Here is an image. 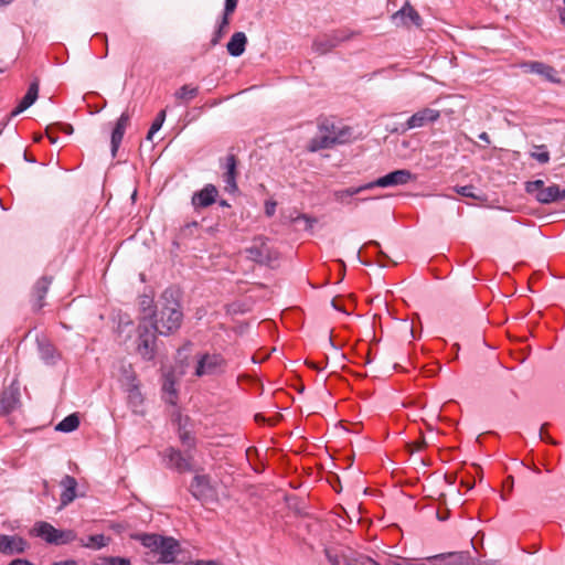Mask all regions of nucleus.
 I'll use <instances>...</instances> for the list:
<instances>
[{
    "label": "nucleus",
    "instance_id": "obj_1",
    "mask_svg": "<svg viewBox=\"0 0 565 565\" xmlns=\"http://www.w3.org/2000/svg\"><path fill=\"white\" fill-rule=\"evenodd\" d=\"M183 313L175 291L172 289L164 290L157 311L149 315L148 321L159 335L167 337L181 327Z\"/></svg>",
    "mask_w": 565,
    "mask_h": 565
},
{
    "label": "nucleus",
    "instance_id": "obj_2",
    "mask_svg": "<svg viewBox=\"0 0 565 565\" xmlns=\"http://www.w3.org/2000/svg\"><path fill=\"white\" fill-rule=\"evenodd\" d=\"M131 539L139 541L148 550L146 561L151 564H173L181 553V545L172 536H164L156 533H138Z\"/></svg>",
    "mask_w": 565,
    "mask_h": 565
},
{
    "label": "nucleus",
    "instance_id": "obj_3",
    "mask_svg": "<svg viewBox=\"0 0 565 565\" xmlns=\"http://www.w3.org/2000/svg\"><path fill=\"white\" fill-rule=\"evenodd\" d=\"M352 139V128L339 126L329 119H324L318 127V134L310 139L307 149L316 152L322 149L332 148L335 145H343Z\"/></svg>",
    "mask_w": 565,
    "mask_h": 565
},
{
    "label": "nucleus",
    "instance_id": "obj_4",
    "mask_svg": "<svg viewBox=\"0 0 565 565\" xmlns=\"http://www.w3.org/2000/svg\"><path fill=\"white\" fill-rule=\"evenodd\" d=\"M157 334L148 317H141L137 327L136 352L146 361H151L156 356Z\"/></svg>",
    "mask_w": 565,
    "mask_h": 565
},
{
    "label": "nucleus",
    "instance_id": "obj_5",
    "mask_svg": "<svg viewBox=\"0 0 565 565\" xmlns=\"http://www.w3.org/2000/svg\"><path fill=\"white\" fill-rule=\"evenodd\" d=\"M32 532L43 539L49 544L64 545L77 539L76 532L73 530H58L47 522L35 523Z\"/></svg>",
    "mask_w": 565,
    "mask_h": 565
},
{
    "label": "nucleus",
    "instance_id": "obj_6",
    "mask_svg": "<svg viewBox=\"0 0 565 565\" xmlns=\"http://www.w3.org/2000/svg\"><path fill=\"white\" fill-rule=\"evenodd\" d=\"M226 360L220 353H203L198 356L194 375L216 376L225 372Z\"/></svg>",
    "mask_w": 565,
    "mask_h": 565
},
{
    "label": "nucleus",
    "instance_id": "obj_7",
    "mask_svg": "<svg viewBox=\"0 0 565 565\" xmlns=\"http://www.w3.org/2000/svg\"><path fill=\"white\" fill-rule=\"evenodd\" d=\"M246 256L260 265H269L278 258V253L268 245V239L264 236L254 238L252 246L245 249Z\"/></svg>",
    "mask_w": 565,
    "mask_h": 565
},
{
    "label": "nucleus",
    "instance_id": "obj_8",
    "mask_svg": "<svg viewBox=\"0 0 565 565\" xmlns=\"http://www.w3.org/2000/svg\"><path fill=\"white\" fill-rule=\"evenodd\" d=\"M416 177L406 169L395 170L392 171L377 180L373 182H369L364 184V188H367V190L373 189L375 186L380 188H390V186H397V185H404L407 184L411 181H414Z\"/></svg>",
    "mask_w": 565,
    "mask_h": 565
},
{
    "label": "nucleus",
    "instance_id": "obj_9",
    "mask_svg": "<svg viewBox=\"0 0 565 565\" xmlns=\"http://www.w3.org/2000/svg\"><path fill=\"white\" fill-rule=\"evenodd\" d=\"M440 117V111L434 108H423L413 114L407 121L402 126L401 132H406L411 129L422 128L428 124L435 122Z\"/></svg>",
    "mask_w": 565,
    "mask_h": 565
},
{
    "label": "nucleus",
    "instance_id": "obj_10",
    "mask_svg": "<svg viewBox=\"0 0 565 565\" xmlns=\"http://www.w3.org/2000/svg\"><path fill=\"white\" fill-rule=\"evenodd\" d=\"M190 491L198 500L205 501L214 495L209 476L196 475L190 486Z\"/></svg>",
    "mask_w": 565,
    "mask_h": 565
},
{
    "label": "nucleus",
    "instance_id": "obj_11",
    "mask_svg": "<svg viewBox=\"0 0 565 565\" xmlns=\"http://www.w3.org/2000/svg\"><path fill=\"white\" fill-rule=\"evenodd\" d=\"M348 39H350V35H344L341 32H334L333 34H327L316 39L312 47L315 52L326 54Z\"/></svg>",
    "mask_w": 565,
    "mask_h": 565
},
{
    "label": "nucleus",
    "instance_id": "obj_12",
    "mask_svg": "<svg viewBox=\"0 0 565 565\" xmlns=\"http://www.w3.org/2000/svg\"><path fill=\"white\" fill-rule=\"evenodd\" d=\"M392 21L396 25H409V23L415 26L422 25L420 15L408 2L392 15Z\"/></svg>",
    "mask_w": 565,
    "mask_h": 565
},
{
    "label": "nucleus",
    "instance_id": "obj_13",
    "mask_svg": "<svg viewBox=\"0 0 565 565\" xmlns=\"http://www.w3.org/2000/svg\"><path fill=\"white\" fill-rule=\"evenodd\" d=\"M28 547L24 539L18 535L0 534V553L6 555H13L23 553Z\"/></svg>",
    "mask_w": 565,
    "mask_h": 565
},
{
    "label": "nucleus",
    "instance_id": "obj_14",
    "mask_svg": "<svg viewBox=\"0 0 565 565\" xmlns=\"http://www.w3.org/2000/svg\"><path fill=\"white\" fill-rule=\"evenodd\" d=\"M20 397L19 386L12 383L6 387L0 395V415H8L18 405Z\"/></svg>",
    "mask_w": 565,
    "mask_h": 565
},
{
    "label": "nucleus",
    "instance_id": "obj_15",
    "mask_svg": "<svg viewBox=\"0 0 565 565\" xmlns=\"http://www.w3.org/2000/svg\"><path fill=\"white\" fill-rule=\"evenodd\" d=\"M166 457L170 468H173L179 472L192 470V465L190 462L191 456L189 454L183 455L180 450L170 447L166 450Z\"/></svg>",
    "mask_w": 565,
    "mask_h": 565
},
{
    "label": "nucleus",
    "instance_id": "obj_16",
    "mask_svg": "<svg viewBox=\"0 0 565 565\" xmlns=\"http://www.w3.org/2000/svg\"><path fill=\"white\" fill-rule=\"evenodd\" d=\"M130 121V115L127 111H124L118 118L110 137V146H111V156L116 157L119 146L122 141L126 128L128 127Z\"/></svg>",
    "mask_w": 565,
    "mask_h": 565
},
{
    "label": "nucleus",
    "instance_id": "obj_17",
    "mask_svg": "<svg viewBox=\"0 0 565 565\" xmlns=\"http://www.w3.org/2000/svg\"><path fill=\"white\" fill-rule=\"evenodd\" d=\"M217 189L213 184H206L201 191L192 196V204L195 209H203L212 205L216 201Z\"/></svg>",
    "mask_w": 565,
    "mask_h": 565
},
{
    "label": "nucleus",
    "instance_id": "obj_18",
    "mask_svg": "<svg viewBox=\"0 0 565 565\" xmlns=\"http://www.w3.org/2000/svg\"><path fill=\"white\" fill-rule=\"evenodd\" d=\"M225 172L223 180L225 183V190L230 193L237 191L236 175H237V160L234 154H228L225 162Z\"/></svg>",
    "mask_w": 565,
    "mask_h": 565
},
{
    "label": "nucleus",
    "instance_id": "obj_19",
    "mask_svg": "<svg viewBox=\"0 0 565 565\" xmlns=\"http://www.w3.org/2000/svg\"><path fill=\"white\" fill-rule=\"evenodd\" d=\"M39 96V79H34L26 92V94L23 96V98L20 100L19 105L12 110L11 116H17L21 114L22 111L26 110L30 106H32Z\"/></svg>",
    "mask_w": 565,
    "mask_h": 565
},
{
    "label": "nucleus",
    "instance_id": "obj_20",
    "mask_svg": "<svg viewBox=\"0 0 565 565\" xmlns=\"http://www.w3.org/2000/svg\"><path fill=\"white\" fill-rule=\"evenodd\" d=\"M531 73H535L542 76L544 79L551 83H558L559 78L557 77V71L545 63L542 62H530L525 64Z\"/></svg>",
    "mask_w": 565,
    "mask_h": 565
},
{
    "label": "nucleus",
    "instance_id": "obj_21",
    "mask_svg": "<svg viewBox=\"0 0 565 565\" xmlns=\"http://www.w3.org/2000/svg\"><path fill=\"white\" fill-rule=\"evenodd\" d=\"M535 199L542 204L557 202L565 199V189L561 190L558 185L552 184L537 192Z\"/></svg>",
    "mask_w": 565,
    "mask_h": 565
},
{
    "label": "nucleus",
    "instance_id": "obj_22",
    "mask_svg": "<svg viewBox=\"0 0 565 565\" xmlns=\"http://www.w3.org/2000/svg\"><path fill=\"white\" fill-rule=\"evenodd\" d=\"M246 44H247L246 34L244 32H235L231 36V39L226 45V50L231 56L238 57V56L243 55V53L245 52Z\"/></svg>",
    "mask_w": 565,
    "mask_h": 565
},
{
    "label": "nucleus",
    "instance_id": "obj_23",
    "mask_svg": "<svg viewBox=\"0 0 565 565\" xmlns=\"http://www.w3.org/2000/svg\"><path fill=\"white\" fill-rule=\"evenodd\" d=\"M61 487L63 488L61 503L62 505H67L76 498L77 481L74 477L66 475L61 480Z\"/></svg>",
    "mask_w": 565,
    "mask_h": 565
},
{
    "label": "nucleus",
    "instance_id": "obj_24",
    "mask_svg": "<svg viewBox=\"0 0 565 565\" xmlns=\"http://www.w3.org/2000/svg\"><path fill=\"white\" fill-rule=\"evenodd\" d=\"M433 558L441 559L445 565H473L468 552H452L447 554H438Z\"/></svg>",
    "mask_w": 565,
    "mask_h": 565
},
{
    "label": "nucleus",
    "instance_id": "obj_25",
    "mask_svg": "<svg viewBox=\"0 0 565 565\" xmlns=\"http://www.w3.org/2000/svg\"><path fill=\"white\" fill-rule=\"evenodd\" d=\"M128 394V403L135 414H142L143 396L139 390V384L125 390Z\"/></svg>",
    "mask_w": 565,
    "mask_h": 565
},
{
    "label": "nucleus",
    "instance_id": "obj_26",
    "mask_svg": "<svg viewBox=\"0 0 565 565\" xmlns=\"http://www.w3.org/2000/svg\"><path fill=\"white\" fill-rule=\"evenodd\" d=\"M51 281V278L47 277H42L36 281L33 289V295L36 299V302L34 305L36 309H41L44 306L43 299L46 296Z\"/></svg>",
    "mask_w": 565,
    "mask_h": 565
},
{
    "label": "nucleus",
    "instance_id": "obj_27",
    "mask_svg": "<svg viewBox=\"0 0 565 565\" xmlns=\"http://www.w3.org/2000/svg\"><path fill=\"white\" fill-rule=\"evenodd\" d=\"M38 348L41 359L46 364H52L55 362V349L50 342L45 340H38Z\"/></svg>",
    "mask_w": 565,
    "mask_h": 565
},
{
    "label": "nucleus",
    "instance_id": "obj_28",
    "mask_svg": "<svg viewBox=\"0 0 565 565\" xmlns=\"http://www.w3.org/2000/svg\"><path fill=\"white\" fill-rule=\"evenodd\" d=\"M365 190H367V188H364V184L360 185V186H351V188L343 189V190H337L333 192V198L339 203H348L349 202L348 200L350 198H352L353 195H356Z\"/></svg>",
    "mask_w": 565,
    "mask_h": 565
},
{
    "label": "nucleus",
    "instance_id": "obj_29",
    "mask_svg": "<svg viewBox=\"0 0 565 565\" xmlns=\"http://www.w3.org/2000/svg\"><path fill=\"white\" fill-rule=\"evenodd\" d=\"M119 381L125 390L139 384L131 365H122L120 367Z\"/></svg>",
    "mask_w": 565,
    "mask_h": 565
},
{
    "label": "nucleus",
    "instance_id": "obj_30",
    "mask_svg": "<svg viewBox=\"0 0 565 565\" xmlns=\"http://www.w3.org/2000/svg\"><path fill=\"white\" fill-rule=\"evenodd\" d=\"M110 539L105 536L104 534H95L88 536V540L85 542L84 540H79V543L83 547L100 550L105 547L109 543Z\"/></svg>",
    "mask_w": 565,
    "mask_h": 565
},
{
    "label": "nucleus",
    "instance_id": "obj_31",
    "mask_svg": "<svg viewBox=\"0 0 565 565\" xmlns=\"http://www.w3.org/2000/svg\"><path fill=\"white\" fill-rule=\"evenodd\" d=\"M198 94H199V87L183 85L174 93V97H175V99L188 104L190 100L195 98L198 96Z\"/></svg>",
    "mask_w": 565,
    "mask_h": 565
},
{
    "label": "nucleus",
    "instance_id": "obj_32",
    "mask_svg": "<svg viewBox=\"0 0 565 565\" xmlns=\"http://www.w3.org/2000/svg\"><path fill=\"white\" fill-rule=\"evenodd\" d=\"M79 425V418L77 414H71L61 420L55 429L63 433L74 431Z\"/></svg>",
    "mask_w": 565,
    "mask_h": 565
},
{
    "label": "nucleus",
    "instance_id": "obj_33",
    "mask_svg": "<svg viewBox=\"0 0 565 565\" xmlns=\"http://www.w3.org/2000/svg\"><path fill=\"white\" fill-rule=\"evenodd\" d=\"M228 25H230V18L226 15H223L218 23L217 29L215 30V32L211 39L212 46H215L216 44H218L221 42L222 38L225 35V33L227 31Z\"/></svg>",
    "mask_w": 565,
    "mask_h": 565
},
{
    "label": "nucleus",
    "instance_id": "obj_34",
    "mask_svg": "<svg viewBox=\"0 0 565 565\" xmlns=\"http://www.w3.org/2000/svg\"><path fill=\"white\" fill-rule=\"evenodd\" d=\"M164 119H166V110H161L156 119L153 120L149 131H148V135H147V140H152V137L153 135L160 130V128L162 127L163 122H164Z\"/></svg>",
    "mask_w": 565,
    "mask_h": 565
},
{
    "label": "nucleus",
    "instance_id": "obj_35",
    "mask_svg": "<svg viewBox=\"0 0 565 565\" xmlns=\"http://www.w3.org/2000/svg\"><path fill=\"white\" fill-rule=\"evenodd\" d=\"M546 186H545V183L543 180L529 181L525 184L526 192L529 194L533 195L534 198H536L537 192H540L541 190H544Z\"/></svg>",
    "mask_w": 565,
    "mask_h": 565
},
{
    "label": "nucleus",
    "instance_id": "obj_36",
    "mask_svg": "<svg viewBox=\"0 0 565 565\" xmlns=\"http://www.w3.org/2000/svg\"><path fill=\"white\" fill-rule=\"evenodd\" d=\"M455 191L465 198H471L475 200H479L480 195L476 193V188L473 185H463V186H456Z\"/></svg>",
    "mask_w": 565,
    "mask_h": 565
},
{
    "label": "nucleus",
    "instance_id": "obj_37",
    "mask_svg": "<svg viewBox=\"0 0 565 565\" xmlns=\"http://www.w3.org/2000/svg\"><path fill=\"white\" fill-rule=\"evenodd\" d=\"M163 391L166 393H168L170 395V398H169V402L171 404H174V397L177 395V391L174 388V382L171 377H167L164 383H163V386H162Z\"/></svg>",
    "mask_w": 565,
    "mask_h": 565
},
{
    "label": "nucleus",
    "instance_id": "obj_38",
    "mask_svg": "<svg viewBox=\"0 0 565 565\" xmlns=\"http://www.w3.org/2000/svg\"><path fill=\"white\" fill-rule=\"evenodd\" d=\"M140 307L143 312V316L149 317L150 313H154L156 311H152V299L148 296H142L140 298Z\"/></svg>",
    "mask_w": 565,
    "mask_h": 565
},
{
    "label": "nucleus",
    "instance_id": "obj_39",
    "mask_svg": "<svg viewBox=\"0 0 565 565\" xmlns=\"http://www.w3.org/2000/svg\"><path fill=\"white\" fill-rule=\"evenodd\" d=\"M179 438H180L181 443L184 446H186L189 449H191L195 446L194 438L191 436V434L188 430L180 429Z\"/></svg>",
    "mask_w": 565,
    "mask_h": 565
},
{
    "label": "nucleus",
    "instance_id": "obj_40",
    "mask_svg": "<svg viewBox=\"0 0 565 565\" xmlns=\"http://www.w3.org/2000/svg\"><path fill=\"white\" fill-rule=\"evenodd\" d=\"M238 0H225V7L223 15L231 17L237 7Z\"/></svg>",
    "mask_w": 565,
    "mask_h": 565
},
{
    "label": "nucleus",
    "instance_id": "obj_41",
    "mask_svg": "<svg viewBox=\"0 0 565 565\" xmlns=\"http://www.w3.org/2000/svg\"><path fill=\"white\" fill-rule=\"evenodd\" d=\"M107 564H108V565H131V563H130V559H129V558H126V557H119V556L109 557V558L107 559Z\"/></svg>",
    "mask_w": 565,
    "mask_h": 565
},
{
    "label": "nucleus",
    "instance_id": "obj_42",
    "mask_svg": "<svg viewBox=\"0 0 565 565\" xmlns=\"http://www.w3.org/2000/svg\"><path fill=\"white\" fill-rule=\"evenodd\" d=\"M534 159H536L540 163H547L550 160V153L546 150L540 152H533L531 154Z\"/></svg>",
    "mask_w": 565,
    "mask_h": 565
},
{
    "label": "nucleus",
    "instance_id": "obj_43",
    "mask_svg": "<svg viewBox=\"0 0 565 565\" xmlns=\"http://www.w3.org/2000/svg\"><path fill=\"white\" fill-rule=\"evenodd\" d=\"M366 563L375 565L376 563L371 558L364 559H349L345 562V565H365Z\"/></svg>",
    "mask_w": 565,
    "mask_h": 565
},
{
    "label": "nucleus",
    "instance_id": "obj_44",
    "mask_svg": "<svg viewBox=\"0 0 565 565\" xmlns=\"http://www.w3.org/2000/svg\"><path fill=\"white\" fill-rule=\"evenodd\" d=\"M276 211V202H266L265 204V213L267 216H273Z\"/></svg>",
    "mask_w": 565,
    "mask_h": 565
},
{
    "label": "nucleus",
    "instance_id": "obj_45",
    "mask_svg": "<svg viewBox=\"0 0 565 565\" xmlns=\"http://www.w3.org/2000/svg\"><path fill=\"white\" fill-rule=\"evenodd\" d=\"M544 427H545V425H543L541 430H540V439L544 440V441H547V443H550L552 445H556L557 443L551 436H548L547 434H544V430H543Z\"/></svg>",
    "mask_w": 565,
    "mask_h": 565
},
{
    "label": "nucleus",
    "instance_id": "obj_46",
    "mask_svg": "<svg viewBox=\"0 0 565 565\" xmlns=\"http://www.w3.org/2000/svg\"><path fill=\"white\" fill-rule=\"evenodd\" d=\"M57 127H58L63 132L68 134V135L73 134V131H74L73 126H72V125H70V124H57Z\"/></svg>",
    "mask_w": 565,
    "mask_h": 565
},
{
    "label": "nucleus",
    "instance_id": "obj_47",
    "mask_svg": "<svg viewBox=\"0 0 565 565\" xmlns=\"http://www.w3.org/2000/svg\"><path fill=\"white\" fill-rule=\"evenodd\" d=\"M8 565H33V564L24 558H15V559L11 561Z\"/></svg>",
    "mask_w": 565,
    "mask_h": 565
},
{
    "label": "nucleus",
    "instance_id": "obj_48",
    "mask_svg": "<svg viewBox=\"0 0 565 565\" xmlns=\"http://www.w3.org/2000/svg\"><path fill=\"white\" fill-rule=\"evenodd\" d=\"M194 565H220V563L216 562V561H203V559H201V561H196L194 563Z\"/></svg>",
    "mask_w": 565,
    "mask_h": 565
},
{
    "label": "nucleus",
    "instance_id": "obj_49",
    "mask_svg": "<svg viewBox=\"0 0 565 565\" xmlns=\"http://www.w3.org/2000/svg\"><path fill=\"white\" fill-rule=\"evenodd\" d=\"M52 565H77V563L74 559H67L62 562H55Z\"/></svg>",
    "mask_w": 565,
    "mask_h": 565
},
{
    "label": "nucleus",
    "instance_id": "obj_50",
    "mask_svg": "<svg viewBox=\"0 0 565 565\" xmlns=\"http://www.w3.org/2000/svg\"><path fill=\"white\" fill-rule=\"evenodd\" d=\"M305 220L307 223H308V226L311 227L312 223H315L316 221L315 220H311L310 217H308L307 215L302 214V215H299L296 220Z\"/></svg>",
    "mask_w": 565,
    "mask_h": 565
},
{
    "label": "nucleus",
    "instance_id": "obj_51",
    "mask_svg": "<svg viewBox=\"0 0 565 565\" xmlns=\"http://www.w3.org/2000/svg\"><path fill=\"white\" fill-rule=\"evenodd\" d=\"M426 441L424 438H422L419 441H417L416 444H414V447L416 450H420L422 448H424L426 446Z\"/></svg>",
    "mask_w": 565,
    "mask_h": 565
},
{
    "label": "nucleus",
    "instance_id": "obj_52",
    "mask_svg": "<svg viewBox=\"0 0 565 565\" xmlns=\"http://www.w3.org/2000/svg\"><path fill=\"white\" fill-rule=\"evenodd\" d=\"M46 135H47V138L50 139V141H51L52 143H55V142L57 141V138H56V137H54V136L51 134V128H50V127L46 129Z\"/></svg>",
    "mask_w": 565,
    "mask_h": 565
},
{
    "label": "nucleus",
    "instance_id": "obj_53",
    "mask_svg": "<svg viewBox=\"0 0 565 565\" xmlns=\"http://www.w3.org/2000/svg\"><path fill=\"white\" fill-rule=\"evenodd\" d=\"M479 139L487 142V143H490V138H489V135L487 132H481L479 135Z\"/></svg>",
    "mask_w": 565,
    "mask_h": 565
},
{
    "label": "nucleus",
    "instance_id": "obj_54",
    "mask_svg": "<svg viewBox=\"0 0 565 565\" xmlns=\"http://www.w3.org/2000/svg\"><path fill=\"white\" fill-rule=\"evenodd\" d=\"M327 556H328L329 562H330L332 565H338V564H339V559H338V557H337V556H334V557H333V556H331V555H329V554H327Z\"/></svg>",
    "mask_w": 565,
    "mask_h": 565
},
{
    "label": "nucleus",
    "instance_id": "obj_55",
    "mask_svg": "<svg viewBox=\"0 0 565 565\" xmlns=\"http://www.w3.org/2000/svg\"><path fill=\"white\" fill-rule=\"evenodd\" d=\"M513 483H514L513 477H512V476L508 477V479H507V484L509 486V490H510V491H511V490H512V488H513Z\"/></svg>",
    "mask_w": 565,
    "mask_h": 565
},
{
    "label": "nucleus",
    "instance_id": "obj_56",
    "mask_svg": "<svg viewBox=\"0 0 565 565\" xmlns=\"http://www.w3.org/2000/svg\"><path fill=\"white\" fill-rule=\"evenodd\" d=\"M331 305H332V307H333L334 309H337V310H339V311H344V310H343V309H342V308L337 303V301H335L334 299L331 301Z\"/></svg>",
    "mask_w": 565,
    "mask_h": 565
},
{
    "label": "nucleus",
    "instance_id": "obj_57",
    "mask_svg": "<svg viewBox=\"0 0 565 565\" xmlns=\"http://www.w3.org/2000/svg\"><path fill=\"white\" fill-rule=\"evenodd\" d=\"M461 484L467 487L468 489H472L473 488V483L468 482V481H461Z\"/></svg>",
    "mask_w": 565,
    "mask_h": 565
},
{
    "label": "nucleus",
    "instance_id": "obj_58",
    "mask_svg": "<svg viewBox=\"0 0 565 565\" xmlns=\"http://www.w3.org/2000/svg\"><path fill=\"white\" fill-rule=\"evenodd\" d=\"M328 341H329V345H330L331 348H333L334 350H338V348L334 345V343H333V341H332V337H331V335H329Z\"/></svg>",
    "mask_w": 565,
    "mask_h": 565
},
{
    "label": "nucleus",
    "instance_id": "obj_59",
    "mask_svg": "<svg viewBox=\"0 0 565 565\" xmlns=\"http://www.w3.org/2000/svg\"><path fill=\"white\" fill-rule=\"evenodd\" d=\"M561 22L564 24L565 26V12H561Z\"/></svg>",
    "mask_w": 565,
    "mask_h": 565
},
{
    "label": "nucleus",
    "instance_id": "obj_60",
    "mask_svg": "<svg viewBox=\"0 0 565 565\" xmlns=\"http://www.w3.org/2000/svg\"><path fill=\"white\" fill-rule=\"evenodd\" d=\"M220 205H222V206H230V205H228V203H227L226 201H224V200H222V201L220 202Z\"/></svg>",
    "mask_w": 565,
    "mask_h": 565
},
{
    "label": "nucleus",
    "instance_id": "obj_61",
    "mask_svg": "<svg viewBox=\"0 0 565 565\" xmlns=\"http://www.w3.org/2000/svg\"><path fill=\"white\" fill-rule=\"evenodd\" d=\"M308 365L315 370H319V367L315 363H308Z\"/></svg>",
    "mask_w": 565,
    "mask_h": 565
},
{
    "label": "nucleus",
    "instance_id": "obj_62",
    "mask_svg": "<svg viewBox=\"0 0 565 565\" xmlns=\"http://www.w3.org/2000/svg\"><path fill=\"white\" fill-rule=\"evenodd\" d=\"M12 1L13 0H0V2L3 3V4H8V3L12 2Z\"/></svg>",
    "mask_w": 565,
    "mask_h": 565
},
{
    "label": "nucleus",
    "instance_id": "obj_63",
    "mask_svg": "<svg viewBox=\"0 0 565 565\" xmlns=\"http://www.w3.org/2000/svg\"><path fill=\"white\" fill-rule=\"evenodd\" d=\"M255 419L258 422V420L263 419V416H262L260 414H257V415L255 416Z\"/></svg>",
    "mask_w": 565,
    "mask_h": 565
},
{
    "label": "nucleus",
    "instance_id": "obj_64",
    "mask_svg": "<svg viewBox=\"0 0 565 565\" xmlns=\"http://www.w3.org/2000/svg\"><path fill=\"white\" fill-rule=\"evenodd\" d=\"M191 226H198V223L193 222V223L186 225L188 228L191 227Z\"/></svg>",
    "mask_w": 565,
    "mask_h": 565
}]
</instances>
